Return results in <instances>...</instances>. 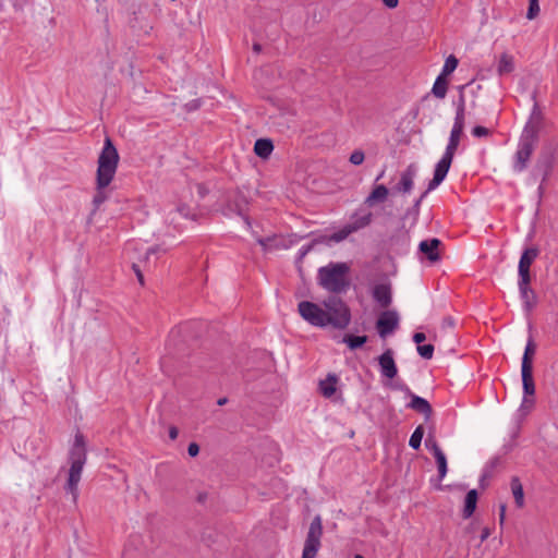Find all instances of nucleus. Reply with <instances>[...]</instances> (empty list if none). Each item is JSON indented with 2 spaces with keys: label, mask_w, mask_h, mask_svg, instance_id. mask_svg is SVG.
Segmentation results:
<instances>
[{
  "label": "nucleus",
  "mask_w": 558,
  "mask_h": 558,
  "mask_svg": "<svg viewBox=\"0 0 558 558\" xmlns=\"http://www.w3.org/2000/svg\"><path fill=\"white\" fill-rule=\"evenodd\" d=\"M298 312L306 323L320 328L344 329L351 320L348 305L338 296L327 298L322 305L302 301L298 304Z\"/></svg>",
  "instance_id": "nucleus-1"
},
{
  "label": "nucleus",
  "mask_w": 558,
  "mask_h": 558,
  "mask_svg": "<svg viewBox=\"0 0 558 558\" xmlns=\"http://www.w3.org/2000/svg\"><path fill=\"white\" fill-rule=\"evenodd\" d=\"M464 86H460V90L462 92ZM465 125V100L464 96L461 93L460 99L458 102L454 122L450 132L449 142L447 144L446 150L441 157V159L437 162L434 171V177L428 183L427 191L435 190L446 178L454 154L460 144L461 137L463 135V130Z\"/></svg>",
  "instance_id": "nucleus-2"
},
{
  "label": "nucleus",
  "mask_w": 558,
  "mask_h": 558,
  "mask_svg": "<svg viewBox=\"0 0 558 558\" xmlns=\"http://www.w3.org/2000/svg\"><path fill=\"white\" fill-rule=\"evenodd\" d=\"M119 162V154L111 140L106 137L105 145L98 158L96 193L93 198L95 209L108 198L105 189L112 182Z\"/></svg>",
  "instance_id": "nucleus-3"
},
{
  "label": "nucleus",
  "mask_w": 558,
  "mask_h": 558,
  "mask_svg": "<svg viewBox=\"0 0 558 558\" xmlns=\"http://www.w3.org/2000/svg\"><path fill=\"white\" fill-rule=\"evenodd\" d=\"M541 114L533 112L526 126L524 128L519 140L518 149L514 154L513 171L517 173L522 172L534 151L537 143V132L541 123Z\"/></svg>",
  "instance_id": "nucleus-4"
},
{
  "label": "nucleus",
  "mask_w": 558,
  "mask_h": 558,
  "mask_svg": "<svg viewBox=\"0 0 558 558\" xmlns=\"http://www.w3.org/2000/svg\"><path fill=\"white\" fill-rule=\"evenodd\" d=\"M350 267L345 263H329L320 267L317 274L319 286L331 293L345 292L349 287Z\"/></svg>",
  "instance_id": "nucleus-5"
},
{
  "label": "nucleus",
  "mask_w": 558,
  "mask_h": 558,
  "mask_svg": "<svg viewBox=\"0 0 558 558\" xmlns=\"http://www.w3.org/2000/svg\"><path fill=\"white\" fill-rule=\"evenodd\" d=\"M71 466L65 489L71 494L73 501L78 497V484L86 462L85 440L82 434L75 435V440L70 454Z\"/></svg>",
  "instance_id": "nucleus-6"
},
{
  "label": "nucleus",
  "mask_w": 558,
  "mask_h": 558,
  "mask_svg": "<svg viewBox=\"0 0 558 558\" xmlns=\"http://www.w3.org/2000/svg\"><path fill=\"white\" fill-rule=\"evenodd\" d=\"M323 523L322 518L316 515L308 527L304 542L302 558H316L322 547Z\"/></svg>",
  "instance_id": "nucleus-7"
},
{
  "label": "nucleus",
  "mask_w": 558,
  "mask_h": 558,
  "mask_svg": "<svg viewBox=\"0 0 558 558\" xmlns=\"http://www.w3.org/2000/svg\"><path fill=\"white\" fill-rule=\"evenodd\" d=\"M399 326V316L396 311H385L380 313L377 322L376 329L381 338H386L392 333Z\"/></svg>",
  "instance_id": "nucleus-8"
},
{
  "label": "nucleus",
  "mask_w": 558,
  "mask_h": 558,
  "mask_svg": "<svg viewBox=\"0 0 558 558\" xmlns=\"http://www.w3.org/2000/svg\"><path fill=\"white\" fill-rule=\"evenodd\" d=\"M524 397L521 409L530 411L534 405L533 396L535 393V384L533 379V369L521 371Z\"/></svg>",
  "instance_id": "nucleus-9"
},
{
  "label": "nucleus",
  "mask_w": 558,
  "mask_h": 558,
  "mask_svg": "<svg viewBox=\"0 0 558 558\" xmlns=\"http://www.w3.org/2000/svg\"><path fill=\"white\" fill-rule=\"evenodd\" d=\"M555 159L556 149L551 147H544L536 162V169L542 172L543 181H545L550 175Z\"/></svg>",
  "instance_id": "nucleus-10"
},
{
  "label": "nucleus",
  "mask_w": 558,
  "mask_h": 558,
  "mask_svg": "<svg viewBox=\"0 0 558 558\" xmlns=\"http://www.w3.org/2000/svg\"><path fill=\"white\" fill-rule=\"evenodd\" d=\"M538 256V250L536 247H529L524 250L519 260V280H531L530 267Z\"/></svg>",
  "instance_id": "nucleus-11"
},
{
  "label": "nucleus",
  "mask_w": 558,
  "mask_h": 558,
  "mask_svg": "<svg viewBox=\"0 0 558 558\" xmlns=\"http://www.w3.org/2000/svg\"><path fill=\"white\" fill-rule=\"evenodd\" d=\"M378 364L380 374L384 377L392 379L397 376L398 367L393 359V351L391 349H387L381 355H379Z\"/></svg>",
  "instance_id": "nucleus-12"
},
{
  "label": "nucleus",
  "mask_w": 558,
  "mask_h": 558,
  "mask_svg": "<svg viewBox=\"0 0 558 558\" xmlns=\"http://www.w3.org/2000/svg\"><path fill=\"white\" fill-rule=\"evenodd\" d=\"M530 283L531 280H519L521 300L526 313H530L535 307L537 301L535 292L530 288Z\"/></svg>",
  "instance_id": "nucleus-13"
},
{
  "label": "nucleus",
  "mask_w": 558,
  "mask_h": 558,
  "mask_svg": "<svg viewBox=\"0 0 558 558\" xmlns=\"http://www.w3.org/2000/svg\"><path fill=\"white\" fill-rule=\"evenodd\" d=\"M441 245V241L439 239L433 238L429 240H424L420 243V251L426 255V257L430 262H437L440 258L439 255V246Z\"/></svg>",
  "instance_id": "nucleus-14"
},
{
  "label": "nucleus",
  "mask_w": 558,
  "mask_h": 558,
  "mask_svg": "<svg viewBox=\"0 0 558 558\" xmlns=\"http://www.w3.org/2000/svg\"><path fill=\"white\" fill-rule=\"evenodd\" d=\"M409 407L412 410L424 414L426 421L429 420L433 414V410H432V407L428 403V401L426 399L415 396V395H412V399H411Z\"/></svg>",
  "instance_id": "nucleus-15"
},
{
  "label": "nucleus",
  "mask_w": 558,
  "mask_h": 558,
  "mask_svg": "<svg viewBox=\"0 0 558 558\" xmlns=\"http://www.w3.org/2000/svg\"><path fill=\"white\" fill-rule=\"evenodd\" d=\"M373 296L381 307H388L391 303V291L387 284L375 286Z\"/></svg>",
  "instance_id": "nucleus-16"
},
{
  "label": "nucleus",
  "mask_w": 558,
  "mask_h": 558,
  "mask_svg": "<svg viewBox=\"0 0 558 558\" xmlns=\"http://www.w3.org/2000/svg\"><path fill=\"white\" fill-rule=\"evenodd\" d=\"M389 190L384 184L375 185L371 194L365 198V204L369 207L377 203L386 201Z\"/></svg>",
  "instance_id": "nucleus-17"
},
{
  "label": "nucleus",
  "mask_w": 558,
  "mask_h": 558,
  "mask_svg": "<svg viewBox=\"0 0 558 558\" xmlns=\"http://www.w3.org/2000/svg\"><path fill=\"white\" fill-rule=\"evenodd\" d=\"M338 377L329 374L326 379L320 380L319 390L325 398H331L337 391Z\"/></svg>",
  "instance_id": "nucleus-18"
},
{
  "label": "nucleus",
  "mask_w": 558,
  "mask_h": 558,
  "mask_svg": "<svg viewBox=\"0 0 558 558\" xmlns=\"http://www.w3.org/2000/svg\"><path fill=\"white\" fill-rule=\"evenodd\" d=\"M514 70V58L508 52H504L497 63V73L499 76L510 74Z\"/></svg>",
  "instance_id": "nucleus-19"
},
{
  "label": "nucleus",
  "mask_w": 558,
  "mask_h": 558,
  "mask_svg": "<svg viewBox=\"0 0 558 558\" xmlns=\"http://www.w3.org/2000/svg\"><path fill=\"white\" fill-rule=\"evenodd\" d=\"M414 175L415 170L412 167H409L405 171L401 173L400 182L397 185L396 190L402 193L411 192L413 187Z\"/></svg>",
  "instance_id": "nucleus-20"
},
{
  "label": "nucleus",
  "mask_w": 558,
  "mask_h": 558,
  "mask_svg": "<svg viewBox=\"0 0 558 558\" xmlns=\"http://www.w3.org/2000/svg\"><path fill=\"white\" fill-rule=\"evenodd\" d=\"M274 150V145L270 140L267 138H259L254 144V153L263 158L267 159Z\"/></svg>",
  "instance_id": "nucleus-21"
},
{
  "label": "nucleus",
  "mask_w": 558,
  "mask_h": 558,
  "mask_svg": "<svg viewBox=\"0 0 558 558\" xmlns=\"http://www.w3.org/2000/svg\"><path fill=\"white\" fill-rule=\"evenodd\" d=\"M536 351V345L532 339H529L521 364V371L533 369V356Z\"/></svg>",
  "instance_id": "nucleus-22"
},
{
  "label": "nucleus",
  "mask_w": 558,
  "mask_h": 558,
  "mask_svg": "<svg viewBox=\"0 0 558 558\" xmlns=\"http://www.w3.org/2000/svg\"><path fill=\"white\" fill-rule=\"evenodd\" d=\"M372 221V214L371 213H365L363 215H359V214H355L353 216V219L349 225L350 229L352 230V232H355L362 228H365L367 227Z\"/></svg>",
  "instance_id": "nucleus-23"
},
{
  "label": "nucleus",
  "mask_w": 558,
  "mask_h": 558,
  "mask_svg": "<svg viewBox=\"0 0 558 558\" xmlns=\"http://www.w3.org/2000/svg\"><path fill=\"white\" fill-rule=\"evenodd\" d=\"M510 486L512 495L514 497L515 505L519 508H522L524 506V492L519 477H512Z\"/></svg>",
  "instance_id": "nucleus-24"
},
{
  "label": "nucleus",
  "mask_w": 558,
  "mask_h": 558,
  "mask_svg": "<svg viewBox=\"0 0 558 558\" xmlns=\"http://www.w3.org/2000/svg\"><path fill=\"white\" fill-rule=\"evenodd\" d=\"M476 504H477V492L475 489H471L468 492L466 496H465V504H464V509H463V517L464 518H470L475 509H476Z\"/></svg>",
  "instance_id": "nucleus-25"
},
{
  "label": "nucleus",
  "mask_w": 558,
  "mask_h": 558,
  "mask_svg": "<svg viewBox=\"0 0 558 558\" xmlns=\"http://www.w3.org/2000/svg\"><path fill=\"white\" fill-rule=\"evenodd\" d=\"M448 90V81L444 75H438L434 82L432 93L438 99H444Z\"/></svg>",
  "instance_id": "nucleus-26"
},
{
  "label": "nucleus",
  "mask_w": 558,
  "mask_h": 558,
  "mask_svg": "<svg viewBox=\"0 0 558 558\" xmlns=\"http://www.w3.org/2000/svg\"><path fill=\"white\" fill-rule=\"evenodd\" d=\"M343 341L348 344V347L351 350H355L360 347H362L366 341V336H353V335H347L343 338Z\"/></svg>",
  "instance_id": "nucleus-27"
},
{
  "label": "nucleus",
  "mask_w": 558,
  "mask_h": 558,
  "mask_svg": "<svg viewBox=\"0 0 558 558\" xmlns=\"http://www.w3.org/2000/svg\"><path fill=\"white\" fill-rule=\"evenodd\" d=\"M423 436H424V427H423V425H418L414 429L413 434L410 437L409 446L411 448L417 450L421 447Z\"/></svg>",
  "instance_id": "nucleus-28"
},
{
  "label": "nucleus",
  "mask_w": 558,
  "mask_h": 558,
  "mask_svg": "<svg viewBox=\"0 0 558 558\" xmlns=\"http://www.w3.org/2000/svg\"><path fill=\"white\" fill-rule=\"evenodd\" d=\"M433 456L438 466L439 478L442 480L447 474V458L442 450L437 451Z\"/></svg>",
  "instance_id": "nucleus-29"
},
{
  "label": "nucleus",
  "mask_w": 558,
  "mask_h": 558,
  "mask_svg": "<svg viewBox=\"0 0 558 558\" xmlns=\"http://www.w3.org/2000/svg\"><path fill=\"white\" fill-rule=\"evenodd\" d=\"M458 63H459L458 59L453 54H450L446 59L445 64L441 70V73L439 75H444V77L447 78V76H449L452 72L456 71Z\"/></svg>",
  "instance_id": "nucleus-30"
},
{
  "label": "nucleus",
  "mask_w": 558,
  "mask_h": 558,
  "mask_svg": "<svg viewBox=\"0 0 558 558\" xmlns=\"http://www.w3.org/2000/svg\"><path fill=\"white\" fill-rule=\"evenodd\" d=\"M541 12L538 0H529V8L526 12V19L530 21L535 20Z\"/></svg>",
  "instance_id": "nucleus-31"
},
{
  "label": "nucleus",
  "mask_w": 558,
  "mask_h": 558,
  "mask_svg": "<svg viewBox=\"0 0 558 558\" xmlns=\"http://www.w3.org/2000/svg\"><path fill=\"white\" fill-rule=\"evenodd\" d=\"M352 232V230L350 229L349 225H345L342 229H340L339 231L335 232L330 239L335 242H340V241H343L344 239H347Z\"/></svg>",
  "instance_id": "nucleus-32"
},
{
  "label": "nucleus",
  "mask_w": 558,
  "mask_h": 558,
  "mask_svg": "<svg viewBox=\"0 0 558 558\" xmlns=\"http://www.w3.org/2000/svg\"><path fill=\"white\" fill-rule=\"evenodd\" d=\"M417 352L423 359L429 360L433 357V354H434V345H432V344L417 345Z\"/></svg>",
  "instance_id": "nucleus-33"
},
{
  "label": "nucleus",
  "mask_w": 558,
  "mask_h": 558,
  "mask_svg": "<svg viewBox=\"0 0 558 558\" xmlns=\"http://www.w3.org/2000/svg\"><path fill=\"white\" fill-rule=\"evenodd\" d=\"M425 446L428 450L432 451V453H436L437 451H441L440 447L438 446L436 439L434 436L428 435L425 440Z\"/></svg>",
  "instance_id": "nucleus-34"
},
{
  "label": "nucleus",
  "mask_w": 558,
  "mask_h": 558,
  "mask_svg": "<svg viewBox=\"0 0 558 558\" xmlns=\"http://www.w3.org/2000/svg\"><path fill=\"white\" fill-rule=\"evenodd\" d=\"M472 135L475 137H486L490 135V131L485 126L477 125L472 129Z\"/></svg>",
  "instance_id": "nucleus-35"
},
{
  "label": "nucleus",
  "mask_w": 558,
  "mask_h": 558,
  "mask_svg": "<svg viewBox=\"0 0 558 558\" xmlns=\"http://www.w3.org/2000/svg\"><path fill=\"white\" fill-rule=\"evenodd\" d=\"M364 153L362 150H354L350 156V161L353 165H361L364 161Z\"/></svg>",
  "instance_id": "nucleus-36"
},
{
  "label": "nucleus",
  "mask_w": 558,
  "mask_h": 558,
  "mask_svg": "<svg viewBox=\"0 0 558 558\" xmlns=\"http://www.w3.org/2000/svg\"><path fill=\"white\" fill-rule=\"evenodd\" d=\"M187 453L191 457H196L199 453V446L196 442H191L187 447Z\"/></svg>",
  "instance_id": "nucleus-37"
},
{
  "label": "nucleus",
  "mask_w": 558,
  "mask_h": 558,
  "mask_svg": "<svg viewBox=\"0 0 558 558\" xmlns=\"http://www.w3.org/2000/svg\"><path fill=\"white\" fill-rule=\"evenodd\" d=\"M132 269L133 271L135 272L136 277H137V280L140 282V284H144V276H143V272L141 271L140 267L137 264L133 263L132 265Z\"/></svg>",
  "instance_id": "nucleus-38"
},
{
  "label": "nucleus",
  "mask_w": 558,
  "mask_h": 558,
  "mask_svg": "<svg viewBox=\"0 0 558 558\" xmlns=\"http://www.w3.org/2000/svg\"><path fill=\"white\" fill-rule=\"evenodd\" d=\"M506 520V505L499 507V524L502 526Z\"/></svg>",
  "instance_id": "nucleus-39"
},
{
  "label": "nucleus",
  "mask_w": 558,
  "mask_h": 558,
  "mask_svg": "<svg viewBox=\"0 0 558 558\" xmlns=\"http://www.w3.org/2000/svg\"><path fill=\"white\" fill-rule=\"evenodd\" d=\"M425 339H426V336H425V333H424V332H416V333H414V336H413V341H414L415 343H417L418 345H421V343H422L423 341H425Z\"/></svg>",
  "instance_id": "nucleus-40"
},
{
  "label": "nucleus",
  "mask_w": 558,
  "mask_h": 558,
  "mask_svg": "<svg viewBox=\"0 0 558 558\" xmlns=\"http://www.w3.org/2000/svg\"><path fill=\"white\" fill-rule=\"evenodd\" d=\"M492 534V530L488 526L483 527L481 533V542H485Z\"/></svg>",
  "instance_id": "nucleus-41"
},
{
  "label": "nucleus",
  "mask_w": 558,
  "mask_h": 558,
  "mask_svg": "<svg viewBox=\"0 0 558 558\" xmlns=\"http://www.w3.org/2000/svg\"><path fill=\"white\" fill-rule=\"evenodd\" d=\"M383 3L389 9H395L398 5L399 0H383Z\"/></svg>",
  "instance_id": "nucleus-42"
},
{
  "label": "nucleus",
  "mask_w": 558,
  "mask_h": 558,
  "mask_svg": "<svg viewBox=\"0 0 558 558\" xmlns=\"http://www.w3.org/2000/svg\"><path fill=\"white\" fill-rule=\"evenodd\" d=\"M178 435H179V430L177 427H171L169 429V436L171 439H173V440L177 439Z\"/></svg>",
  "instance_id": "nucleus-43"
},
{
  "label": "nucleus",
  "mask_w": 558,
  "mask_h": 558,
  "mask_svg": "<svg viewBox=\"0 0 558 558\" xmlns=\"http://www.w3.org/2000/svg\"><path fill=\"white\" fill-rule=\"evenodd\" d=\"M158 251H159V247H158V246H155V247L149 248V250L147 251V253H146V258H148V255H150V254H155V253H157Z\"/></svg>",
  "instance_id": "nucleus-44"
},
{
  "label": "nucleus",
  "mask_w": 558,
  "mask_h": 558,
  "mask_svg": "<svg viewBox=\"0 0 558 558\" xmlns=\"http://www.w3.org/2000/svg\"><path fill=\"white\" fill-rule=\"evenodd\" d=\"M226 401H227L226 399H219L218 400V404L219 405H223L226 403Z\"/></svg>",
  "instance_id": "nucleus-45"
},
{
  "label": "nucleus",
  "mask_w": 558,
  "mask_h": 558,
  "mask_svg": "<svg viewBox=\"0 0 558 558\" xmlns=\"http://www.w3.org/2000/svg\"><path fill=\"white\" fill-rule=\"evenodd\" d=\"M259 49H260L259 45L255 44L254 45V50L259 51Z\"/></svg>",
  "instance_id": "nucleus-46"
},
{
  "label": "nucleus",
  "mask_w": 558,
  "mask_h": 558,
  "mask_svg": "<svg viewBox=\"0 0 558 558\" xmlns=\"http://www.w3.org/2000/svg\"><path fill=\"white\" fill-rule=\"evenodd\" d=\"M383 175H384V172H381V173L377 177V179H376V180H380V179L383 178Z\"/></svg>",
  "instance_id": "nucleus-47"
},
{
  "label": "nucleus",
  "mask_w": 558,
  "mask_h": 558,
  "mask_svg": "<svg viewBox=\"0 0 558 558\" xmlns=\"http://www.w3.org/2000/svg\"><path fill=\"white\" fill-rule=\"evenodd\" d=\"M354 558H364L362 555H355Z\"/></svg>",
  "instance_id": "nucleus-48"
}]
</instances>
